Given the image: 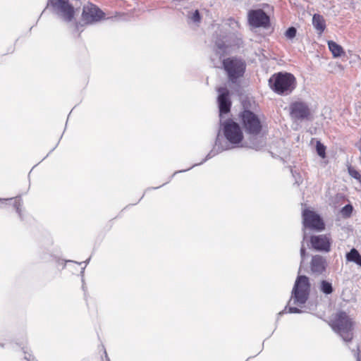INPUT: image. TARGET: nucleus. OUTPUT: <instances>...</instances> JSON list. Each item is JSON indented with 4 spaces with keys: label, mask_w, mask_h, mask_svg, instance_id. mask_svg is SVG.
Segmentation results:
<instances>
[{
    "label": "nucleus",
    "mask_w": 361,
    "mask_h": 361,
    "mask_svg": "<svg viewBox=\"0 0 361 361\" xmlns=\"http://www.w3.org/2000/svg\"><path fill=\"white\" fill-rule=\"evenodd\" d=\"M316 149L318 155L322 158L325 157V150L326 148L324 145H322L319 141L317 142Z\"/></svg>",
    "instance_id": "19"
},
{
    "label": "nucleus",
    "mask_w": 361,
    "mask_h": 361,
    "mask_svg": "<svg viewBox=\"0 0 361 361\" xmlns=\"http://www.w3.org/2000/svg\"><path fill=\"white\" fill-rule=\"evenodd\" d=\"M264 146V142L261 140L259 142H252L250 145H249V147L250 148H253V149H260L261 147H262Z\"/></svg>",
    "instance_id": "25"
},
{
    "label": "nucleus",
    "mask_w": 361,
    "mask_h": 361,
    "mask_svg": "<svg viewBox=\"0 0 361 361\" xmlns=\"http://www.w3.org/2000/svg\"><path fill=\"white\" fill-rule=\"evenodd\" d=\"M271 89L278 94H288L295 87V78L289 73H278L269 79Z\"/></svg>",
    "instance_id": "2"
},
{
    "label": "nucleus",
    "mask_w": 361,
    "mask_h": 361,
    "mask_svg": "<svg viewBox=\"0 0 361 361\" xmlns=\"http://www.w3.org/2000/svg\"><path fill=\"white\" fill-rule=\"evenodd\" d=\"M312 25L319 34H322L326 28V23L324 17L319 14L315 13L312 17Z\"/></svg>",
    "instance_id": "15"
},
{
    "label": "nucleus",
    "mask_w": 361,
    "mask_h": 361,
    "mask_svg": "<svg viewBox=\"0 0 361 361\" xmlns=\"http://www.w3.org/2000/svg\"><path fill=\"white\" fill-rule=\"evenodd\" d=\"M303 226L313 230L322 231L324 223L322 218L313 211L305 209L302 212Z\"/></svg>",
    "instance_id": "9"
},
{
    "label": "nucleus",
    "mask_w": 361,
    "mask_h": 361,
    "mask_svg": "<svg viewBox=\"0 0 361 361\" xmlns=\"http://www.w3.org/2000/svg\"><path fill=\"white\" fill-rule=\"evenodd\" d=\"M190 18L194 23H199L200 21V15L199 11L197 10L195 11Z\"/></svg>",
    "instance_id": "24"
},
{
    "label": "nucleus",
    "mask_w": 361,
    "mask_h": 361,
    "mask_svg": "<svg viewBox=\"0 0 361 361\" xmlns=\"http://www.w3.org/2000/svg\"><path fill=\"white\" fill-rule=\"evenodd\" d=\"M353 211V207L350 204H347L343 207L341 209V213L343 215L348 216L350 215Z\"/></svg>",
    "instance_id": "23"
},
{
    "label": "nucleus",
    "mask_w": 361,
    "mask_h": 361,
    "mask_svg": "<svg viewBox=\"0 0 361 361\" xmlns=\"http://www.w3.org/2000/svg\"><path fill=\"white\" fill-rule=\"evenodd\" d=\"M82 17L86 23L91 24L101 20L104 13L95 5L89 4L84 6Z\"/></svg>",
    "instance_id": "10"
},
{
    "label": "nucleus",
    "mask_w": 361,
    "mask_h": 361,
    "mask_svg": "<svg viewBox=\"0 0 361 361\" xmlns=\"http://www.w3.org/2000/svg\"><path fill=\"white\" fill-rule=\"evenodd\" d=\"M346 259L349 262H355L361 267V255L355 248H353L349 252L346 254Z\"/></svg>",
    "instance_id": "17"
},
{
    "label": "nucleus",
    "mask_w": 361,
    "mask_h": 361,
    "mask_svg": "<svg viewBox=\"0 0 361 361\" xmlns=\"http://www.w3.org/2000/svg\"><path fill=\"white\" fill-rule=\"evenodd\" d=\"M305 248L304 247V245L302 244V247L300 248V257H301V262L300 264H302L304 262V259H305Z\"/></svg>",
    "instance_id": "28"
},
{
    "label": "nucleus",
    "mask_w": 361,
    "mask_h": 361,
    "mask_svg": "<svg viewBox=\"0 0 361 361\" xmlns=\"http://www.w3.org/2000/svg\"><path fill=\"white\" fill-rule=\"evenodd\" d=\"M54 12L65 21L70 22L74 17V8L68 0H49Z\"/></svg>",
    "instance_id": "8"
},
{
    "label": "nucleus",
    "mask_w": 361,
    "mask_h": 361,
    "mask_svg": "<svg viewBox=\"0 0 361 361\" xmlns=\"http://www.w3.org/2000/svg\"><path fill=\"white\" fill-rule=\"evenodd\" d=\"M248 21L255 27H267L269 24V17L262 9L251 10L248 13Z\"/></svg>",
    "instance_id": "11"
},
{
    "label": "nucleus",
    "mask_w": 361,
    "mask_h": 361,
    "mask_svg": "<svg viewBox=\"0 0 361 361\" xmlns=\"http://www.w3.org/2000/svg\"><path fill=\"white\" fill-rule=\"evenodd\" d=\"M14 207H16V212L19 214V215L20 216V207L21 206V200L20 198L18 199H16L15 201H14Z\"/></svg>",
    "instance_id": "26"
},
{
    "label": "nucleus",
    "mask_w": 361,
    "mask_h": 361,
    "mask_svg": "<svg viewBox=\"0 0 361 361\" xmlns=\"http://www.w3.org/2000/svg\"><path fill=\"white\" fill-rule=\"evenodd\" d=\"M326 266L327 262L324 257L319 255L312 257L310 262V269L313 274L316 275L322 274L325 271Z\"/></svg>",
    "instance_id": "14"
},
{
    "label": "nucleus",
    "mask_w": 361,
    "mask_h": 361,
    "mask_svg": "<svg viewBox=\"0 0 361 361\" xmlns=\"http://www.w3.org/2000/svg\"><path fill=\"white\" fill-rule=\"evenodd\" d=\"M297 30L294 27H289L285 32V36L287 39H292L296 35Z\"/></svg>",
    "instance_id": "21"
},
{
    "label": "nucleus",
    "mask_w": 361,
    "mask_h": 361,
    "mask_svg": "<svg viewBox=\"0 0 361 361\" xmlns=\"http://www.w3.org/2000/svg\"><path fill=\"white\" fill-rule=\"evenodd\" d=\"M223 125L224 135L230 143L236 145L242 142L243 133L237 123L228 120Z\"/></svg>",
    "instance_id": "7"
},
{
    "label": "nucleus",
    "mask_w": 361,
    "mask_h": 361,
    "mask_svg": "<svg viewBox=\"0 0 361 361\" xmlns=\"http://www.w3.org/2000/svg\"><path fill=\"white\" fill-rule=\"evenodd\" d=\"M224 68L227 73L228 80L235 83L237 79L242 77L245 70V63L236 58H228L223 61Z\"/></svg>",
    "instance_id": "4"
},
{
    "label": "nucleus",
    "mask_w": 361,
    "mask_h": 361,
    "mask_svg": "<svg viewBox=\"0 0 361 361\" xmlns=\"http://www.w3.org/2000/svg\"><path fill=\"white\" fill-rule=\"evenodd\" d=\"M288 312L289 313H301L302 311L300 310H299L296 307H291V306H290L288 307Z\"/></svg>",
    "instance_id": "29"
},
{
    "label": "nucleus",
    "mask_w": 361,
    "mask_h": 361,
    "mask_svg": "<svg viewBox=\"0 0 361 361\" xmlns=\"http://www.w3.org/2000/svg\"><path fill=\"white\" fill-rule=\"evenodd\" d=\"M211 154H212V152H210L209 154H208V155L207 156V157H206V159H204V161H205V160H207V159H210V158L213 156V155H212Z\"/></svg>",
    "instance_id": "30"
},
{
    "label": "nucleus",
    "mask_w": 361,
    "mask_h": 361,
    "mask_svg": "<svg viewBox=\"0 0 361 361\" xmlns=\"http://www.w3.org/2000/svg\"><path fill=\"white\" fill-rule=\"evenodd\" d=\"M195 166H197V164H193L192 167H195Z\"/></svg>",
    "instance_id": "32"
},
{
    "label": "nucleus",
    "mask_w": 361,
    "mask_h": 361,
    "mask_svg": "<svg viewBox=\"0 0 361 361\" xmlns=\"http://www.w3.org/2000/svg\"><path fill=\"white\" fill-rule=\"evenodd\" d=\"M290 116L294 121L310 120L312 116L309 105L302 101L292 102L289 106Z\"/></svg>",
    "instance_id": "6"
},
{
    "label": "nucleus",
    "mask_w": 361,
    "mask_h": 361,
    "mask_svg": "<svg viewBox=\"0 0 361 361\" xmlns=\"http://www.w3.org/2000/svg\"><path fill=\"white\" fill-rule=\"evenodd\" d=\"M217 50L216 52L220 55H223L226 53L227 47L225 45L224 42H216V43Z\"/></svg>",
    "instance_id": "22"
},
{
    "label": "nucleus",
    "mask_w": 361,
    "mask_h": 361,
    "mask_svg": "<svg viewBox=\"0 0 361 361\" xmlns=\"http://www.w3.org/2000/svg\"><path fill=\"white\" fill-rule=\"evenodd\" d=\"M310 292V283L306 276H298L295 281L289 305L302 307L307 302Z\"/></svg>",
    "instance_id": "3"
},
{
    "label": "nucleus",
    "mask_w": 361,
    "mask_h": 361,
    "mask_svg": "<svg viewBox=\"0 0 361 361\" xmlns=\"http://www.w3.org/2000/svg\"><path fill=\"white\" fill-rule=\"evenodd\" d=\"M312 247L322 252H329L331 247V240L326 235H312L310 239Z\"/></svg>",
    "instance_id": "12"
},
{
    "label": "nucleus",
    "mask_w": 361,
    "mask_h": 361,
    "mask_svg": "<svg viewBox=\"0 0 361 361\" xmlns=\"http://www.w3.org/2000/svg\"><path fill=\"white\" fill-rule=\"evenodd\" d=\"M330 326L344 342L349 343L353 340L354 322L346 312H337L331 320Z\"/></svg>",
    "instance_id": "1"
},
{
    "label": "nucleus",
    "mask_w": 361,
    "mask_h": 361,
    "mask_svg": "<svg viewBox=\"0 0 361 361\" xmlns=\"http://www.w3.org/2000/svg\"><path fill=\"white\" fill-rule=\"evenodd\" d=\"M219 92L218 102L219 106L220 116L223 114H227L230 111L231 102L228 99V90L226 87H219L217 90Z\"/></svg>",
    "instance_id": "13"
},
{
    "label": "nucleus",
    "mask_w": 361,
    "mask_h": 361,
    "mask_svg": "<svg viewBox=\"0 0 361 361\" xmlns=\"http://www.w3.org/2000/svg\"><path fill=\"white\" fill-rule=\"evenodd\" d=\"M329 49L332 53L334 57L337 58L344 54V51L342 47L334 41L328 42Z\"/></svg>",
    "instance_id": "16"
},
{
    "label": "nucleus",
    "mask_w": 361,
    "mask_h": 361,
    "mask_svg": "<svg viewBox=\"0 0 361 361\" xmlns=\"http://www.w3.org/2000/svg\"><path fill=\"white\" fill-rule=\"evenodd\" d=\"M283 313H284V310H283V311H282V312H279V314H283Z\"/></svg>",
    "instance_id": "31"
},
{
    "label": "nucleus",
    "mask_w": 361,
    "mask_h": 361,
    "mask_svg": "<svg viewBox=\"0 0 361 361\" xmlns=\"http://www.w3.org/2000/svg\"><path fill=\"white\" fill-rule=\"evenodd\" d=\"M319 288V290L325 295L331 294L334 291L331 283L326 280L320 281Z\"/></svg>",
    "instance_id": "18"
},
{
    "label": "nucleus",
    "mask_w": 361,
    "mask_h": 361,
    "mask_svg": "<svg viewBox=\"0 0 361 361\" xmlns=\"http://www.w3.org/2000/svg\"><path fill=\"white\" fill-rule=\"evenodd\" d=\"M195 166H197V164H193L192 167H195Z\"/></svg>",
    "instance_id": "33"
},
{
    "label": "nucleus",
    "mask_w": 361,
    "mask_h": 361,
    "mask_svg": "<svg viewBox=\"0 0 361 361\" xmlns=\"http://www.w3.org/2000/svg\"><path fill=\"white\" fill-rule=\"evenodd\" d=\"M348 173L351 177L357 180L361 183V175L357 170L353 167H348Z\"/></svg>",
    "instance_id": "20"
},
{
    "label": "nucleus",
    "mask_w": 361,
    "mask_h": 361,
    "mask_svg": "<svg viewBox=\"0 0 361 361\" xmlns=\"http://www.w3.org/2000/svg\"><path fill=\"white\" fill-rule=\"evenodd\" d=\"M352 353H353V355L355 357L356 361H361V354L360 353L359 347H357V350H352Z\"/></svg>",
    "instance_id": "27"
},
{
    "label": "nucleus",
    "mask_w": 361,
    "mask_h": 361,
    "mask_svg": "<svg viewBox=\"0 0 361 361\" xmlns=\"http://www.w3.org/2000/svg\"><path fill=\"white\" fill-rule=\"evenodd\" d=\"M195 166H197V164H193L192 167H195Z\"/></svg>",
    "instance_id": "34"
},
{
    "label": "nucleus",
    "mask_w": 361,
    "mask_h": 361,
    "mask_svg": "<svg viewBox=\"0 0 361 361\" xmlns=\"http://www.w3.org/2000/svg\"><path fill=\"white\" fill-rule=\"evenodd\" d=\"M243 126L247 133L257 135L262 130V123L258 116L250 110H245L240 114Z\"/></svg>",
    "instance_id": "5"
}]
</instances>
